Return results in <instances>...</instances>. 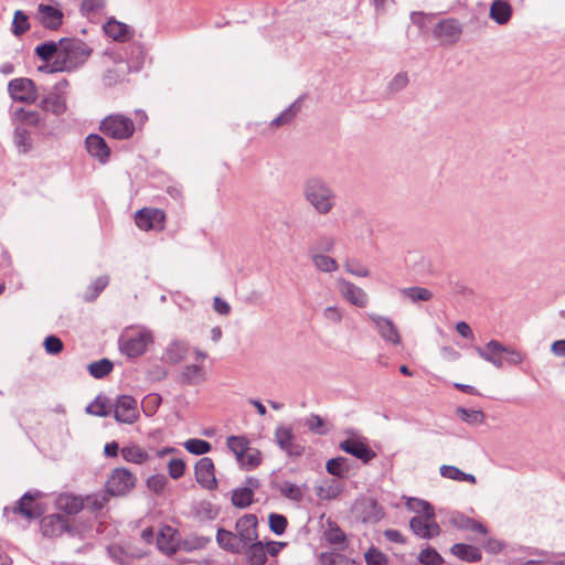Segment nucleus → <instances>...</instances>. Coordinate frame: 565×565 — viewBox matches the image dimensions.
<instances>
[{
    "label": "nucleus",
    "instance_id": "nucleus-1",
    "mask_svg": "<svg viewBox=\"0 0 565 565\" xmlns=\"http://www.w3.org/2000/svg\"><path fill=\"white\" fill-rule=\"evenodd\" d=\"M301 194L306 203L319 215L332 213L338 204V194L332 184L320 175L305 179Z\"/></svg>",
    "mask_w": 565,
    "mask_h": 565
},
{
    "label": "nucleus",
    "instance_id": "nucleus-2",
    "mask_svg": "<svg viewBox=\"0 0 565 565\" xmlns=\"http://www.w3.org/2000/svg\"><path fill=\"white\" fill-rule=\"evenodd\" d=\"M60 53L52 64L39 66L43 73L71 72L83 65L90 56L93 50L79 39L60 40Z\"/></svg>",
    "mask_w": 565,
    "mask_h": 565
},
{
    "label": "nucleus",
    "instance_id": "nucleus-3",
    "mask_svg": "<svg viewBox=\"0 0 565 565\" xmlns=\"http://www.w3.org/2000/svg\"><path fill=\"white\" fill-rule=\"evenodd\" d=\"M99 130L107 137L117 140H126L134 135L135 124L127 116L113 114L100 121Z\"/></svg>",
    "mask_w": 565,
    "mask_h": 565
},
{
    "label": "nucleus",
    "instance_id": "nucleus-4",
    "mask_svg": "<svg viewBox=\"0 0 565 565\" xmlns=\"http://www.w3.org/2000/svg\"><path fill=\"white\" fill-rule=\"evenodd\" d=\"M136 477L126 468H116L107 480V494L117 497L125 495L136 486Z\"/></svg>",
    "mask_w": 565,
    "mask_h": 565
},
{
    "label": "nucleus",
    "instance_id": "nucleus-5",
    "mask_svg": "<svg viewBox=\"0 0 565 565\" xmlns=\"http://www.w3.org/2000/svg\"><path fill=\"white\" fill-rule=\"evenodd\" d=\"M151 342V335L147 331L128 333L119 338V349L128 358L142 355L148 344Z\"/></svg>",
    "mask_w": 565,
    "mask_h": 565
},
{
    "label": "nucleus",
    "instance_id": "nucleus-6",
    "mask_svg": "<svg viewBox=\"0 0 565 565\" xmlns=\"http://www.w3.org/2000/svg\"><path fill=\"white\" fill-rule=\"evenodd\" d=\"M8 92L14 102L33 104L39 97L35 83L31 78L19 77L11 79Z\"/></svg>",
    "mask_w": 565,
    "mask_h": 565
},
{
    "label": "nucleus",
    "instance_id": "nucleus-7",
    "mask_svg": "<svg viewBox=\"0 0 565 565\" xmlns=\"http://www.w3.org/2000/svg\"><path fill=\"white\" fill-rule=\"evenodd\" d=\"M113 404L114 417L118 423L132 424L137 420L138 403L132 396L119 395Z\"/></svg>",
    "mask_w": 565,
    "mask_h": 565
},
{
    "label": "nucleus",
    "instance_id": "nucleus-8",
    "mask_svg": "<svg viewBox=\"0 0 565 565\" xmlns=\"http://www.w3.org/2000/svg\"><path fill=\"white\" fill-rule=\"evenodd\" d=\"M41 532L45 537H57L63 533L72 532V527L66 515L54 513L42 518Z\"/></svg>",
    "mask_w": 565,
    "mask_h": 565
},
{
    "label": "nucleus",
    "instance_id": "nucleus-9",
    "mask_svg": "<svg viewBox=\"0 0 565 565\" xmlns=\"http://www.w3.org/2000/svg\"><path fill=\"white\" fill-rule=\"evenodd\" d=\"M194 473L196 482L207 490H214L217 488V480L215 477V468L213 460L209 457L201 458L195 467Z\"/></svg>",
    "mask_w": 565,
    "mask_h": 565
},
{
    "label": "nucleus",
    "instance_id": "nucleus-10",
    "mask_svg": "<svg viewBox=\"0 0 565 565\" xmlns=\"http://www.w3.org/2000/svg\"><path fill=\"white\" fill-rule=\"evenodd\" d=\"M434 36L441 40L444 43H456L461 33L462 26L457 19L448 18L439 21L434 28Z\"/></svg>",
    "mask_w": 565,
    "mask_h": 565
},
{
    "label": "nucleus",
    "instance_id": "nucleus-11",
    "mask_svg": "<svg viewBox=\"0 0 565 565\" xmlns=\"http://www.w3.org/2000/svg\"><path fill=\"white\" fill-rule=\"evenodd\" d=\"M344 452L360 459L363 463H369L376 457L375 451L365 443L355 438H348L339 444Z\"/></svg>",
    "mask_w": 565,
    "mask_h": 565
},
{
    "label": "nucleus",
    "instance_id": "nucleus-12",
    "mask_svg": "<svg viewBox=\"0 0 565 565\" xmlns=\"http://www.w3.org/2000/svg\"><path fill=\"white\" fill-rule=\"evenodd\" d=\"M181 539L175 529L170 525L161 527L157 535V547L166 555H173L180 550Z\"/></svg>",
    "mask_w": 565,
    "mask_h": 565
},
{
    "label": "nucleus",
    "instance_id": "nucleus-13",
    "mask_svg": "<svg viewBox=\"0 0 565 565\" xmlns=\"http://www.w3.org/2000/svg\"><path fill=\"white\" fill-rule=\"evenodd\" d=\"M295 436L291 428L279 426L275 430V440L279 448L290 457H299L303 454L305 448L294 441Z\"/></svg>",
    "mask_w": 565,
    "mask_h": 565
},
{
    "label": "nucleus",
    "instance_id": "nucleus-14",
    "mask_svg": "<svg viewBox=\"0 0 565 565\" xmlns=\"http://www.w3.org/2000/svg\"><path fill=\"white\" fill-rule=\"evenodd\" d=\"M236 535L246 550L247 545L257 540V518L254 514H245L236 521Z\"/></svg>",
    "mask_w": 565,
    "mask_h": 565
},
{
    "label": "nucleus",
    "instance_id": "nucleus-15",
    "mask_svg": "<svg viewBox=\"0 0 565 565\" xmlns=\"http://www.w3.org/2000/svg\"><path fill=\"white\" fill-rule=\"evenodd\" d=\"M409 527L416 536L425 540L433 539L440 534V526L438 523L434 519L428 520L425 516L412 518L409 521Z\"/></svg>",
    "mask_w": 565,
    "mask_h": 565
},
{
    "label": "nucleus",
    "instance_id": "nucleus-16",
    "mask_svg": "<svg viewBox=\"0 0 565 565\" xmlns=\"http://www.w3.org/2000/svg\"><path fill=\"white\" fill-rule=\"evenodd\" d=\"M63 12L53 6L44 3L38 6V19L45 29L58 30L63 23Z\"/></svg>",
    "mask_w": 565,
    "mask_h": 565
},
{
    "label": "nucleus",
    "instance_id": "nucleus-17",
    "mask_svg": "<svg viewBox=\"0 0 565 565\" xmlns=\"http://www.w3.org/2000/svg\"><path fill=\"white\" fill-rule=\"evenodd\" d=\"M36 497H39V492L34 494L25 492L13 509V512L23 515L28 520L39 519L43 514V508L41 504L35 503Z\"/></svg>",
    "mask_w": 565,
    "mask_h": 565
},
{
    "label": "nucleus",
    "instance_id": "nucleus-18",
    "mask_svg": "<svg viewBox=\"0 0 565 565\" xmlns=\"http://www.w3.org/2000/svg\"><path fill=\"white\" fill-rule=\"evenodd\" d=\"M85 146L87 152L93 158L97 159L103 164L108 162L111 151L102 136L97 134L88 135L85 139Z\"/></svg>",
    "mask_w": 565,
    "mask_h": 565
},
{
    "label": "nucleus",
    "instance_id": "nucleus-19",
    "mask_svg": "<svg viewBox=\"0 0 565 565\" xmlns=\"http://www.w3.org/2000/svg\"><path fill=\"white\" fill-rule=\"evenodd\" d=\"M369 318L375 324V327L379 330V333L385 341L391 342L392 344L401 343L399 332L394 322L390 318L382 317L375 313H370Z\"/></svg>",
    "mask_w": 565,
    "mask_h": 565
},
{
    "label": "nucleus",
    "instance_id": "nucleus-20",
    "mask_svg": "<svg viewBox=\"0 0 565 565\" xmlns=\"http://www.w3.org/2000/svg\"><path fill=\"white\" fill-rule=\"evenodd\" d=\"M164 221V213L158 209H141L135 215L136 225L142 231L153 230Z\"/></svg>",
    "mask_w": 565,
    "mask_h": 565
},
{
    "label": "nucleus",
    "instance_id": "nucleus-21",
    "mask_svg": "<svg viewBox=\"0 0 565 565\" xmlns=\"http://www.w3.org/2000/svg\"><path fill=\"white\" fill-rule=\"evenodd\" d=\"M338 284L340 292L345 300L359 308L366 307L367 295L362 288L344 279H339Z\"/></svg>",
    "mask_w": 565,
    "mask_h": 565
},
{
    "label": "nucleus",
    "instance_id": "nucleus-22",
    "mask_svg": "<svg viewBox=\"0 0 565 565\" xmlns=\"http://www.w3.org/2000/svg\"><path fill=\"white\" fill-rule=\"evenodd\" d=\"M356 511H359L360 518L364 523H376L384 516L382 507L371 498L359 502Z\"/></svg>",
    "mask_w": 565,
    "mask_h": 565
},
{
    "label": "nucleus",
    "instance_id": "nucleus-23",
    "mask_svg": "<svg viewBox=\"0 0 565 565\" xmlns=\"http://www.w3.org/2000/svg\"><path fill=\"white\" fill-rule=\"evenodd\" d=\"M216 542L221 548L230 553L242 554L244 551V545L241 543L239 536L225 529L217 530Z\"/></svg>",
    "mask_w": 565,
    "mask_h": 565
},
{
    "label": "nucleus",
    "instance_id": "nucleus-24",
    "mask_svg": "<svg viewBox=\"0 0 565 565\" xmlns=\"http://www.w3.org/2000/svg\"><path fill=\"white\" fill-rule=\"evenodd\" d=\"M40 107L45 111L60 116L66 111V98L58 92H50L41 99Z\"/></svg>",
    "mask_w": 565,
    "mask_h": 565
},
{
    "label": "nucleus",
    "instance_id": "nucleus-25",
    "mask_svg": "<svg viewBox=\"0 0 565 565\" xmlns=\"http://www.w3.org/2000/svg\"><path fill=\"white\" fill-rule=\"evenodd\" d=\"M449 523L452 526H455V527H457L459 530L477 532V533H480V534H487L488 533L487 527L482 523H480V522H478V521H476V520H473V519H471V518H469V516H467V515H465L462 513H459V512L454 513L450 516Z\"/></svg>",
    "mask_w": 565,
    "mask_h": 565
},
{
    "label": "nucleus",
    "instance_id": "nucleus-26",
    "mask_svg": "<svg viewBox=\"0 0 565 565\" xmlns=\"http://www.w3.org/2000/svg\"><path fill=\"white\" fill-rule=\"evenodd\" d=\"M105 33L113 38L115 41L125 42L130 39L132 31L131 29L115 19H110L105 25H104Z\"/></svg>",
    "mask_w": 565,
    "mask_h": 565
},
{
    "label": "nucleus",
    "instance_id": "nucleus-27",
    "mask_svg": "<svg viewBox=\"0 0 565 565\" xmlns=\"http://www.w3.org/2000/svg\"><path fill=\"white\" fill-rule=\"evenodd\" d=\"M487 349L489 351H491V352H494V353H504V354H507L505 362L509 365H518V364L522 363V361H523V356H522V354L520 352H518L512 347L503 345L498 340H490L487 343Z\"/></svg>",
    "mask_w": 565,
    "mask_h": 565
},
{
    "label": "nucleus",
    "instance_id": "nucleus-28",
    "mask_svg": "<svg viewBox=\"0 0 565 565\" xmlns=\"http://www.w3.org/2000/svg\"><path fill=\"white\" fill-rule=\"evenodd\" d=\"M114 404L109 397L99 394L96 398L87 405L86 413L89 415L106 417L113 413Z\"/></svg>",
    "mask_w": 565,
    "mask_h": 565
},
{
    "label": "nucleus",
    "instance_id": "nucleus-29",
    "mask_svg": "<svg viewBox=\"0 0 565 565\" xmlns=\"http://www.w3.org/2000/svg\"><path fill=\"white\" fill-rule=\"evenodd\" d=\"M56 505L66 514L73 515L84 509V499L74 494H61L56 500Z\"/></svg>",
    "mask_w": 565,
    "mask_h": 565
},
{
    "label": "nucleus",
    "instance_id": "nucleus-30",
    "mask_svg": "<svg viewBox=\"0 0 565 565\" xmlns=\"http://www.w3.org/2000/svg\"><path fill=\"white\" fill-rule=\"evenodd\" d=\"M242 554L249 565H264L267 561L265 545L260 541L250 542Z\"/></svg>",
    "mask_w": 565,
    "mask_h": 565
},
{
    "label": "nucleus",
    "instance_id": "nucleus-31",
    "mask_svg": "<svg viewBox=\"0 0 565 565\" xmlns=\"http://www.w3.org/2000/svg\"><path fill=\"white\" fill-rule=\"evenodd\" d=\"M450 552L465 562H479L482 558V554L478 547L465 543L454 544Z\"/></svg>",
    "mask_w": 565,
    "mask_h": 565
},
{
    "label": "nucleus",
    "instance_id": "nucleus-32",
    "mask_svg": "<svg viewBox=\"0 0 565 565\" xmlns=\"http://www.w3.org/2000/svg\"><path fill=\"white\" fill-rule=\"evenodd\" d=\"M352 468V460L347 457L331 458L326 463L328 473L338 477L345 478Z\"/></svg>",
    "mask_w": 565,
    "mask_h": 565
},
{
    "label": "nucleus",
    "instance_id": "nucleus-33",
    "mask_svg": "<svg viewBox=\"0 0 565 565\" xmlns=\"http://www.w3.org/2000/svg\"><path fill=\"white\" fill-rule=\"evenodd\" d=\"M512 15V8L509 2L494 0L490 7V18L498 24H505Z\"/></svg>",
    "mask_w": 565,
    "mask_h": 565
},
{
    "label": "nucleus",
    "instance_id": "nucleus-34",
    "mask_svg": "<svg viewBox=\"0 0 565 565\" xmlns=\"http://www.w3.org/2000/svg\"><path fill=\"white\" fill-rule=\"evenodd\" d=\"M305 95L299 96L292 104H290L285 110H282L276 118L270 122L274 127H279L289 124L301 109V103Z\"/></svg>",
    "mask_w": 565,
    "mask_h": 565
},
{
    "label": "nucleus",
    "instance_id": "nucleus-35",
    "mask_svg": "<svg viewBox=\"0 0 565 565\" xmlns=\"http://www.w3.org/2000/svg\"><path fill=\"white\" fill-rule=\"evenodd\" d=\"M12 120L21 125L39 127L42 125L43 118L39 111L20 107L12 114Z\"/></svg>",
    "mask_w": 565,
    "mask_h": 565
},
{
    "label": "nucleus",
    "instance_id": "nucleus-36",
    "mask_svg": "<svg viewBox=\"0 0 565 565\" xmlns=\"http://www.w3.org/2000/svg\"><path fill=\"white\" fill-rule=\"evenodd\" d=\"M205 381V372L201 365H186L181 373V383L184 385H198Z\"/></svg>",
    "mask_w": 565,
    "mask_h": 565
},
{
    "label": "nucleus",
    "instance_id": "nucleus-37",
    "mask_svg": "<svg viewBox=\"0 0 565 565\" xmlns=\"http://www.w3.org/2000/svg\"><path fill=\"white\" fill-rule=\"evenodd\" d=\"M399 294L404 299H407L413 303L429 301L433 298V292L429 289L417 286L401 288Z\"/></svg>",
    "mask_w": 565,
    "mask_h": 565
},
{
    "label": "nucleus",
    "instance_id": "nucleus-38",
    "mask_svg": "<svg viewBox=\"0 0 565 565\" xmlns=\"http://www.w3.org/2000/svg\"><path fill=\"white\" fill-rule=\"evenodd\" d=\"M120 452L128 462L142 465L150 460V455L137 445L124 447Z\"/></svg>",
    "mask_w": 565,
    "mask_h": 565
},
{
    "label": "nucleus",
    "instance_id": "nucleus-39",
    "mask_svg": "<svg viewBox=\"0 0 565 565\" xmlns=\"http://www.w3.org/2000/svg\"><path fill=\"white\" fill-rule=\"evenodd\" d=\"M189 352V344L184 341H172L166 350L168 360L171 363H179L183 361Z\"/></svg>",
    "mask_w": 565,
    "mask_h": 565
},
{
    "label": "nucleus",
    "instance_id": "nucleus-40",
    "mask_svg": "<svg viewBox=\"0 0 565 565\" xmlns=\"http://www.w3.org/2000/svg\"><path fill=\"white\" fill-rule=\"evenodd\" d=\"M60 41H47L44 43L39 44L34 52L39 58H41L44 62H50L51 60L57 58V55L60 53Z\"/></svg>",
    "mask_w": 565,
    "mask_h": 565
},
{
    "label": "nucleus",
    "instance_id": "nucleus-41",
    "mask_svg": "<svg viewBox=\"0 0 565 565\" xmlns=\"http://www.w3.org/2000/svg\"><path fill=\"white\" fill-rule=\"evenodd\" d=\"M226 445L238 461L243 460L244 454L248 450L249 440L245 436H230L226 439Z\"/></svg>",
    "mask_w": 565,
    "mask_h": 565
},
{
    "label": "nucleus",
    "instance_id": "nucleus-42",
    "mask_svg": "<svg viewBox=\"0 0 565 565\" xmlns=\"http://www.w3.org/2000/svg\"><path fill=\"white\" fill-rule=\"evenodd\" d=\"M210 542V536L191 534L181 541L180 550H183L185 552L202 550L205 548Z\"/></svg>",
    "mask_w": 565,
    "mask_h": 565
},
{
    "label": "nucleus",
    "instance_id": "nucleus-43",
    "mask_svg": "<svg viewBox=\"0 0 565 565\" xmlns=\"http://www.w3.org/2000/svg\"><path fill=\"white\" fill-rule=\"evenodd\" d=\"M13 142L19 152L26 153L32 148V140L30 137V132L20 126L14 128L13 132Z\"/></svg>",
    "mask_w": 565,
    "mask_h": 565
},
{
    "label": "nucleus",
    "instance_id": "nucleus-44",
    "mask_svg": "<svg viewBox=\"0 0 565 565\" xmlns=\"http://www.w3.org/2000/svg\"><path fill=\"white\" fill-rule=\"evenodd\" d=\"M254 502V493L249 489L236 488L232 491V504L238 509L248 508Z\"/></svg>",
    "mask_w": 565,
    "mask_h": 565
},
{
    "label": "nucleus",
    "instance_id": "nucleus-45",
    "mask_svg": "<svg viewBox=\"0 0 565 565\" xmlns=\"http://www.w3.org/2000/svg\"><path fill=\"white\" fill-rule=\"evenodd\" d=\"M324 535L326 540L331 545L338 546V548L342 551L347 548L348 544L345 534L337 524H330Z\"/></svg>",
    "mask_w": 565,
    "mask_h": 565
},
{
    "label": "nucleus",
    "instance_id": "nucleus-46",
    "mask_svg": "<svg viewBox=\"0 0 565 565\" xmlns=\"http://www.w3.org/2000/svg\"><path fill=\"white\" fill-rule=\"evenodd\" d=\"M311 259L317 269L324 273H332L338 269V263L334 258L320 253H312Z\"/></svg>",
    "mask_w": 565,
    "mask_h": 565
},
{
    "label": "nucleus",
    "instance_id": "nucleus-47",
    "mask_svg": "<svg viewBox=\"0 0 565 565\" xmlns=\"http://www.w3.org/2000/svg\"><path fill=\"white\" fill-rule=\"evenodd\" d=\"M456 414L459 418L470 425H479L484 422L486 415L480 409H468L465 407H458Z\"/></svg>",
    "mask_w": 565,
    "mask_h": 565
},
{
    "label": "nucleus",
    "instance_id": "nucleus-48",
    "mask_svg": "<svg viewBox=\"0 0 565 565\" xmlns=\"http://www.w3.org/2000/svg\"><path fill=\"white\" fill-rule=\"evenodd\" d=\"M114 364L110 360L104 358L88 365L89 374L95 379H103L113 371Z\"/></svg>",
    "mask_w": 565,
    "mask_h": 565
},
{
    "label": "nucleus",
    "instance_id": "nucleus-49",
    "mask_svg": "<svg viewBox=\"0 0 565 565\" xmlns=\"http://www.w3.org/2000/svg\"><path fill=\"white\" fill-rule=\"evenodd\" d=\"M30 29L29 18L22 10H17L12 21V33L15 36L23 35Z\"/></svg>",
    "mask_w": 565,
    "mask_h": 565
},
{
    "label": "nucleus",
    "instance_id": "nucleus-50",
    "mask_svg": "<svg viewBox=\"0 0 565 565\" xmlns=\"http://www.w3.org/2000/svg\"><path fill=\"white\" fill-rule=\"evenodd\" d=\"M109 282L108 276H99L94 282L87 288L86 294L84 296L86 301L95 300L98 295L107 287Z\"/></svg>",
    "mask_w": 565,
    "mask_h": 565
},
{
    "label": "nucleus",
    "instance_id": "nucleus-51",
    "mask_svg": "<svg viewBox=\"0 0 565 565\" xmlns=\"http://www.w3.org/2000/svg\"><path fill=\"white\" fill-rule=\"evenodd\" d=\"M408 507L416 513L423 514L428 520L435 518V512L433 505L422 499H411L408 502Z\"/></svg>",
    "mask_w": 565,
    "mask_h": 565
},
{
    "label": "nucleus",
    "instance_id": "nucleus-52",
    "mask_svg": "<svg viewBox=\"0 0 565 565\" xmlns=\"http://www.w3.org/2000/svg\"><path fill=\"white\" fill-rule=\"evenodd\" d=\"M335 239L333 236L323 234L319 236L310 248V253H328L333 250Z\"/></svg>",
    "mask_w": 565,
    "mask_h": 565
},
{
    "label": "nucleus",
    "instance_id": "nucleus-53",
    "mask_svg": "<svg viewBox=\"0 0 565 565\" xmlns=\"http://www.w3.org/2000/svg\"><path fill=\"white\" fill-rule=\"evenodd\" d=\"M418 562L422 565H440L444 563V558L434 547L427 546L420 551Z\"/></svg>",
    "mask_w": 565,
    "mask_h": 565
},
{
    "label": "nucleus",
    "instance_id": "nucleus-54",
    "mask_svg": "<svg viewBox=\"0 0 565 565\" xmlns=\"http://www.w3.org/2000/svg\"><path fill=\"white\" fill-rule=\"evenodd\" d=\"M184 448L190 454L201 456V455L207 454L211 450L212 446L206 440L191 438L184 443Z\"/></svg>",
    "mask_w": 565,
    "mask_h": 565
},
{
    "label": "nucleus",
    "instance_id": "nucleus-55",
    "mask_svg": "<svg viewBox=\"0 0 565 565\" xmlns=\"http://www.w3.org/2000/svg\"><path fill=\"white\" fill-rule=\"evenodd\" d=\"M341 491L342 486L335 480H330L326 482V486L319 488L318 495L323 500H332L335 499Z\"/></svg>",
    "mask_w": 565,
    "mask_h": 565
},
{
    "label": "nucleus",
    "instance_id": "nucleus-56",
    "mask_svg": "<svg viewBox=\"0 0 565 565\" xmlns=\"http://www.w3.org/2000/svg\"><path fill=\"white\" fill-rule=\"evenodd\" d=\"M238 462L247 470L254 469L260 465L262 454L258 449L248 447L243 460H238Z\"/></svg>",
    "mask_w": 565,
    "mask_h": 565
},
{
    "label": "nucleus",
    "instance_id": "nucleus-57",
    "mask_svg": "<svg viewBox=\"0 0 565 565\" xmlns=\"http://www.w3.org/2000/svg\"><path fill=\"white\" fill-rule=\"evenodd\" d=\"M268 524L273 533H275L276 535H281L285 533L287 529L288 520L282 514L270 513L268 516Z\"/></svg>",
    "mask_w": 565,
    "mask_h": 565
},
{
    "label": "nucleus",
    "instance_id": "nucleus-58",
    "mask_svg": "<svg viewBox=\"0 0 565 565\" xmlns=\"http://www.w3.org/2000/svg\"><path fill=\"white\" fill-rule=\"evenodd\" d=\"M366 565H387V556L376 547H370L364 554Z\"/></svg>",
    "mask_w": 565,
    "mask_h": 565
},
{
    "label": "nucleus",
    "instance_id": "nucleus-59",
    "mask_svg": "<svg viewBox=\"0 0 565 565\" xmlns=\"http://www.w3.org/2000/svg\"><path fill=\"white\" fill-rule=\"evenodd\" d=\"M107 501L108 499L106 494L87 495L84 499V509H87L90 512H98L105 507Z\"/></svg>",
    "mask_w": 565,
    "mask_h": 565
},
{
    "label": "nucleus",
    "instance_id": "nucleus-60",
    "mask_svg": "<svg viewBox=\"0 0 565 565\" xmlns=\"http://www.w3.org/2000/svg\"><path fill=\"white\" fill-rule=\"evenodd\" d=\"M476 352L478 353V355L483 359L484 361L491 363L492 365H494L497 369H501L503 367V359L500 356L501 353H494V352H491L486 348H481V347H476Z\"/></svg>",
    "mask_w": 565,
    "mask_h": 565
},
{
    "label": "nucleus",
    "instance_id": "nucleus-61",
    "mask_svg": "<svg viewBox=\"0 0 565 565\" xmlns=\"http://www.w3.org/2000/svg\"><path fill=\"white\" fill-rule=\"evenodd\" d=\"M279 491L285 498L289 500L299 502L302 499V491L300 490V488L289 481L284 482L279 487Z\"/></svg>",
    "mask_w": 565,
    "mask_h": 565
},
{
    "label": "nucleus",
    "instance_id": "nucleus-62",
    "mask_svg": "<svg viewBox=\"0 0 565 565\" xmlns=\"http://www.w3.org/2000/svg\"><path fill=\"white\" fill-rule=\"evenodd\" d=\"M323 562L324 565H362L361 563L339 553L323 555Z\"/></svg>",
    "mask_w": 565,
    "mask_h": 565
},
{
    "label": "nucleus",
    "instance_id": "nucleus-63",
    "mask_svg": "<svg viewBox=\"0 0 565 565\" xmlns=\"http://www.w3.org/2000/svg\"><path fill=\"white\" fill-rule=\"evenodd\" d=\"M408 85V75L405 72L397 73L388 83L387 90L390 93H397Z\"/></svg>",
    "mask_w": 565,
    "mask_h": 565
},
{
    "label": "nucleus",
    "instance_id": "nucleus-64",
    "mask_svg": "<svg viewBox=\"0 0 565 565\" xmlns=\"http://www.w3.org/2000/svg\"><path fill=\"white\" fill-rule=\"evenodd\" d=\"M167 482L168 479L164 475H153L148 478L147 487L150 491L159 494L164 490Z\"/></svg>",
    "mask_w": 565,
    "mask_h": 565
}]
</instances>
